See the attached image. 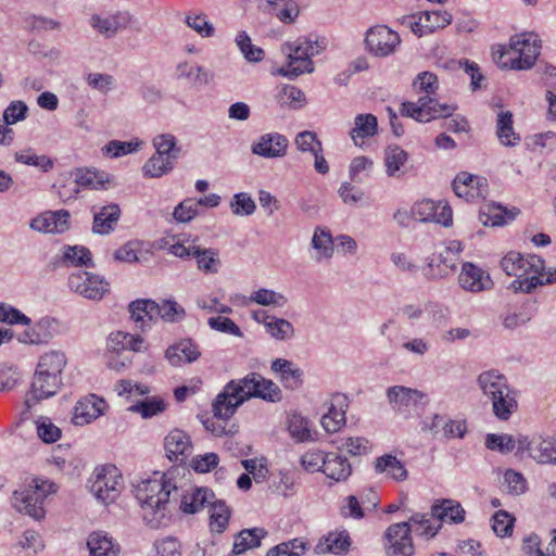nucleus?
Returning <instances> with one entry per match:
<instances>
[{"label":"nucleus","mask_w":556,"mask_h":556,"mask_svg":"<svg viewBox=\"0 0 556 556\" xmlns=\"http://www.w3.org/2000/svg\"><path fill=\"white\" fill-rule=\"evenodd\" d=\"M175 472H155L152 478L136 485L135 496L143 510L144 522L151 528L156 529L168 520L169 506L178 494Z\"/></svg>","instance_id":"f257e3e1"},{"label":"nucleus","mask_w":556,"mask_h":556,"mask_svg":"<svg viewBox=\"0 0 556 556\" xmlns=\"http://www.w3.org/2000/svg\"><path fill=\"white\" fill-rule=\"evenodd\" d=\"M414 87L426 92L417 102H404L401 114L414 118L417 122L427 123L435 118L451 117L456 110L455 105L441 104L431 96L438 89V77L430 72L420 73L414 81Z\"/></svg>","instance_id":"f03ea898"},{"label":"nucleus","mask_w":556,"mask_h":556,"mask_svg":"<svg viewBox=\"0 0 556 556\" xmlns=\"http://www.w3.org/2000/svg\"><path fill=\"white\" fill-rule=\"evenodd\" d=\"M477 383L484 397L491 403L494 416L507 421L518 409V391L503 374L490 369L478 376Z\"/></svg>","instance_id":"7ed1b4c3"},{"label":"nucleus","mask_w":556,"mask_h":556,"mask_svg":"<svg viewBox=\"0 0 556 556\" xmlns=\"http://www.w3.org/2000/svg\"><path fill=\"white\" fill-rule=\"evenodd\" d=\"M541 50V41L534 33H522L510 38L509 46H497L493 49V59L504 68H531Z\"/></svg>","instance_id":"20e7f679"},{"label":"nucleus","mask_w":556,"mask_h":556,"mask_svg":"<svg viewBox=\"0 0 556 556\" xmlns=\"http://www.w3.org/2000/svg\"><path fill=\"white\" fill-rule=\"evenodd\" d=\"M465 514L459 502L442 498L437 500L431 506V517L439 521L437 526L431 523V518L427 514L416 513L410 517V521L417 526V534L433 538L440 530L441 522L460 523L465 520Z\"/></svg>","instance_id":"39448f33"},{"label":"nucleus","mask_w":556,"mask_h":556,"mask_svg":"<svg viewBox=\"0 0 556 556\" xmlns=\"http://www.w3.org/2000/svg\"><path fill=\"white\" fill-rule=\"evenodd\" d=\"M256 372L242 379L229 381L213 402V410L217 416L231 417L245 401L258 394L255 389Z\"/></svg>","instance_id":"423d86ee"},{"label":"nucleus","mask_w":556,"mask_h":556,"mask_svg":"<svg viewBox=\"0 0 556 556\" xmlns=\"http://www.w3.org/2000/svg\"><path fill=\"white\" fill-rule=\"evenodd\" d=\"M55 491L54 483L35 478L28 486L14 491L12 505L17 511L40 520L46 515L43 504L47 496Z\"/></svg>","instance_id":"0eeeda50"},{"label":"nucleus","mask_w":556,"mask_h":556,"mask_svg":"<svg viewBox=\"0 0 556 556\" xmlns=\"http://www.w3.org/2000/svg\"><path fill=\"white\" fill-rule=\"evenodd\" d=\"M321 47L317 41L305 37L298 38L293 42L282 45V52L288 56L287 67H281L279 73L288 77H296L314 70L312 56L317 54Z\"/></svg>","instance_id":"6e6552de"},{"label":"nucleus","mask_w":556,"mask_h":556,"mask_svg":"<svg viewBox=\"0 0 556 556\" xmlns=\"http://www.w3.org/2000/svg\"><path fill=\"white\" fill-rule=\"evenodd\" d=\"M115 186V180L110 176H60L53 182V188L63 202L76 199L80 189L108 190Z\"/></svg>","instance_id":"1a4fd4ad"},{"label":"nucleus","mask_w":556,"mask_h":556,"mask_svg":"<svg viewBox=\"0 0 556 556\" xmlns=\"http://www.w3.org/2000/svg\"><path fill=\"white\" fill-rule=\"evenodd\" d=\"M119 470L114 465L97 467L88 480V488L104 504L114 502L122 485Z\"/></svg>","instance_id":"9d476101"},{"label":"nucleus","mask_w":556,"mask_h":556,"mask_svg":"<svg viewBox=\"0 0 556 556\" xmlns=\"http://www.w3.org/2000/svg\"><path fill=\"white\" fill-rule=\"evenodd\" d=\"M155 153L144 165V174H164L174 168L181 149L176 146V138L170 134L157 135L153 139Z\"/></svg>","instance_id":"9b49d317"},{"label":"nucleus","mask_w":556,"mask_h":556,"mask_svg":"<svg viewBox=\"0 0 556 556\" xmlns=\"http://www.w3.org/2000/svg\"><path fill=\"white\" fill-rule=\"evenodd\" d=\"M365 45L372 55L386 58L397 50L401 37L386 25H376L367 30Z\"/></svg>","instance_id":"f8f14e48"},{"label":"nucleus","mask_w":556,"mask_h":556,"mask_svg":"<svg viewBox=\"0 0 556 556\" xmlns=\"http://www.w3.org/2000/svg\"><path fill=\"white\" fill-rule=\"evenodd\" d=\"M68 287L88 300H101L109 291V282L103 277L86 270L72 273L68 277Z\"/></svg>","instance_id":"ddd939ff"},{"label":"nucleus","mask_w":556,"mask_h":556,"mask_svg":"<svg viewBox=\"0 0 556 556\" xmlns=\"http://www.w3.org/2000/svg\"><path fill=\"white\" fill-rule=\"evenodd\" d=\"M501 267L506 275L522 278L531 275H542L544 261L534 254L523 256L519 252L510 251L501 260Z\"/></svg>","instance_id":"4468645a"},{"label":"nucleus","mask_w":556,"mask_h":556,"mask_svg":"<svg viewBox=\"0 0 556 556\" xmlns=\"http://www.w3.org/2000/svg\"><path fill=\"white\" fill-rule=\"evenodd\" d=\"M527 452L536 463L556 464V437L518 438V453Z\"/></svg>","instance_id":"2eb2a0df"},{"label":"nucleus","mask_w":556,"mask_h":556,"mask_svg":"<svg viewBox=\"0 0 556 556\" xmlns=\"http://www.w3.org/2000/svg\"><path fill=\"white\" fill-rule=\"evenodd\" d=\"M416 220L420 223H435L445 228L453 225V211L450 204L443 200L433 201L424 199L414 204Z\"/></svg>","instance_id":"dca6fc26"},{"label":"nucleus","mask_w":556,"mask_h":556,"mask_svg":"<svg viewBox=\"0 0 556 556\" xmlns=\"http://www.w3.org/2000/svg\"><path fill=\"white\" fill-rule=\"evenodd\" d=\"M421 430L443 439H463L467 432V424L462 419L456 420L444 415L433 414L424 419Z\"/></svg>","instance_id":"f3484780"},{"label":"nucleus","mask_w":556,"mask_h":556,"mask_svg":"<svg viewBox=\"0 0 556 556\" xmlns=\"http://www.w3.org/2000/svg\"><path fill=\"white\" fill-rule=\"evenodd\" d=\"M71 227V214L66 210L46 211L30 219L29 228L46 235H62Z\"/></svg>","instance_id":"a211bd4d"},{"label":"nucleus","mask_w":556,"mask_h":556,"mask_svg":"<svg viewBox=\"0 0 556 556\" xmlns=\"http://www.w3.org/2000/svg\"><path fill=\"white\" fill-rule=\"evenodd\" d=\"M410 525L414 526V523L409 520L408 522H397L391 525L387 529L386 538L389 542V556H412L414 552V545L410 538ZM415 527L417 528L416 525Z\"/></svg>","instance_id":"6ab92c4d"},{"label":"nucleus","mask_w":556,"mask_h":556,"mask_svg":"<svg viewBox=\"0 0 556 556\" xmlns=\"http://www.w3.org/2000/svg\"><path fill=\"white\" fill-rule=\"evenodd\" d=\"M454 193L468 202L484 199L489 193L485 176H455L452 181Z\"/></svg>","instance_id":"aec40b11"},{"label":"nucleus","mask_w":556,"mask_h":556,"mask_svg":"<svg viewBox=\"0 0 556 556\" xmlns=\"http://www.w3.org/2000/svg\"><path fill=\"white\" fill-rule=\"evenodd\" d=\"M457 268L456 257L442 251V245H437L434 252L427 257L424 267V276L432 281L447 278Z\"/></svg>","instance_id":"412c9836"},{"label":"nucleus","mask_w":556,"mask_h":556,"mask_svg":"<svg viewBox=\"0 0 556 556\" xmlns=\"http://www.w3.org/2000/svg\"><path fill=\"white\" fill-rule=\"evenodd\" d=\"M458 282L465 291L472 293L491 290L493 288V280L489 273L471 262L463 264L458 276Z\"/></svg>","instance_id":"4be33fe9"},{"label":"nucleus","mask_w":556,"mask_h":556,"mask_svg":"<svg viewBox=\"0 0 556 556\" xmlns=\"http://www.w3.org/2000/svg\"><path fill=\"white\" fill-rule=\"evenodd\" d=\"M90 26L106 38L114 37L118 31L127 28L131 23V15L127 11H117L111 15L93 14Z\"/></svg>","instance_id":"5701e85b"},{"label":"nucleus","mask_w":556,"mask_h":556,"mask_svg":"<svg viewBox=\"0 0 556 556\" xmlns=\"http://www.w3.org/2000/svg\"><path fill=\"white\" fill-rule=\"evenodd\" d=\"M106 403L96 394H89L79 400L73 413V422L76 426L88 425L104 414Z\"/></svg>","instance_id":"b1692460"},{"label":"nucleus","mask_w":556,"mask_h":556,"mask_svg":"<svg viewBox=\"0 0 556 556\" xmlns=\"http://www.w3.org/2000/svg\"><path fill=\"white\" fill-rule=\"evenodd\" d=\"M66 365L65 354L61 351H50L45 353L38 362V381L41 375L48 377L50 382L49 387L54 388L56 384H62L61 374Z\"/></svg>","instance_id":"393cba45"},{"label":"nucleus","mask_w":556,"mask_h":556,"mask_svg":"<svg viewBox=\"0 0 556 556\" xmlns=\"http://www.w3.org/2000/svg\"><path fill=\"white\" fill-rule=\"evenodd\" d=\"M177 497H180L179 509L184 514L193 515L206 508L215 494L208 488H190L184 492L178 488Z\"/></svg>","instance_id":"a878e982"},{"label":"nucleus","mask_w":556,"mask_h":556,"mask_svg":"<svg viewBox=\"0 0 556 556\" xmlns=\"http://www.w3.org/2000/svg\"><path fill=\"white\" fill-rule=\"evenodd\" d=\"M200 356L201 352L199 345L188 338L173 343L165 351V358L174 367L193 363L198 361Z\"/></svg>","instance_id":"bb28decb"},{"label":"nucleus","mask_w":556,"mask_h":556,"mask_svg":"<svg viewBox=\"0 0 556 556\" xmlns=\"http://www.w3.org/2000/svg\"><path fill=\"white\" fill-rule=\"evenodd\" d=\"M349 403L348 397L344 394L337 393L332 395L328 412L321 417L323 428L329 432L334 433L345 425V414Z\"/></svg>","instance_id":"cd10ccee"},{"label":"nucleus","mask_w":556,"mask_h":556,"mask_svg":"<svg viewBox=\"0 0 556 556\" xmlns=\"http://www.w3.org/2000/svg\"><path fill=\"white\" fill-rule=\"evenodd\" d=\"M387 396L393 408L402 413L415 408L425 397V394L417 389L394 386L387 390Z\"/></svg>","instance_id":"c85d7f7f"},{"label":"nucleus","mask_w":556,"mask_h":556,"mask_svg":"<svg viewBox=\"0 0 556 556\" xmlns=\"http://www.w3.org/2000/svg\"><path fill=\"white\" fill-rule=\"evenodd\" d=\"M295 143L301 151L311 152L314 156V166L319 174H327L329 166L320 152L321 142L317 139L316 135L312 131L300 132L295 138Z\"/></svg>","instance_id":"c756f323"},{"label":"nucleus","mask_w":556,"mask_h":556,"mask_svg":"<svg viewBox=\"0 0 556 556\" xmlns=\"http://www.w3.org/2000/svg\"><path fill=\"white\" fill-rule=\"evenodd\" d=\"M288 140L285 136L274 132L261 136L257 142L252 146L255 154L265 157H278L286 153Z\"/></svg>","instance_id":"7c9ffc66"},{"label":"nucleus","mask_w":556,"mask_h":556,"mask_svg":"<svg viewBox=\"0 0 556 556\" xmlns=\"http://www.w3.org/2000/svg\"><path fill=\"white\" fill-rule=\"evenodd\" d=\"M106 350L118 353L121 351L143 352L147 350L146 342L141 336H134L124 331L112 332L106 339Z\"/></svg>","instance_id":"2f4dec72"},{"label":"nucleus","mask_w":556,"mask_h":556,"mask_svg":"<svg viewBox=\"0 0 556 556\" xmlns=\"http://www.w3.org/2000/svg\"><path fill=\"white\" fill-rule=\"evenodd\" d=\"M157 302L152 300L141 299L129 304L131 318L139 324L141 330L150 328L157 320Z\"/></svg>","instance_id":"473e14b6"},{"label":"nucleus","mask_w":556,"mask_h":556,"mask_svg":"<svg viewBox=\"0 0 556 556\" xmlns=\"http://www.w3.org/2000/svg\"><path fill=\"white\" fill-rule=\"evenodd\" d=\"M119 217L121 208L117 204L102 206L93 214L92 231L101 236L111 233L116 228Z\"/></svg>","instance_id":"72a5a7b5"},{"label":"nucleus","mask_w":556,"mask_h":556,"mask_svg":"<svg viewBox=\"0 0 556 556\" xmlns=\"http://www.w3.org/2000/svg\"><path fill=\"white\" fill-rule=\"evenodd\" d=\"M166 455L170 460L178 462L180 456L191 454V441L188 434L181 430L170 431L164 440Z\"/></svg>","instance_id":"f704fd0d"},{"label":"nucleus","mask_w":556,"mask_h":556,"mask_svg":"<svg viewBox=\"0 0 556 556\" xmlns=\"http://www.w3.org/2000/svg\"><path fill=\"white\" fill-rule=\"evenodd\" d=\"M517 212L508 211L500 204H484L479 212V220L484 226L498 227L514 220Z\"/></svg>","instance_id":"c9c22d12"},{"label":"nucleus","mask_w":556,"mask_h":556,"mask_svg":"<svg viewBox=\"0 0 556 556\" xmlns=\"http://www.w3.org/2000/svg\"><path fill=\"white\" fill-rule=\"evenodd\" d=\"M378 131V121L372 114H358L354 119L351 137L354 143L362 147L366 139L374 137Z\"/></svg>","instance_id":"e433bc0d"},{"label":"nucleus","mask_w":556,"mask_h":556,"mask_svg":"<svg viewBox=\"0 0 556 556\" xmlns=\"http://www.w3.org/2000/svg\"><path fill=\"white\" fill-rule=\"evenodd\" d=\"M496 136L505 147H515L521 141V137L514 129V116L509 111H501L496 118Z\"/></svg>","instance_id":"4c0bfd02"},{"label":"nucleus","mask_w":556,"mask_h":556,"mask_svg":"<svg viewBox=\"0 0 556 556\" xmlns=\"http://www.w3.org/2000/svg\"><path fill=\"white\" fill-rule=\"evenodd\" d=\"M324 473L336 482H342L351 476L352 467L345 457L331 452L327 453Z\"/></svg>","instance_id":"58836bf2"},{"label":"nucleus","mask_w":556,"mask_h":556,"mask_svg":"<svg viewBox=\"0 0 556 556\" xmlns=\"http://www.w3.org/2000/svg\"><path fill=\"white\" fill-rule=\"evenodd\" d=\"M60 265L64 267H93L90 251L83 245H66L62 250Z\"/></svg>","instance_id":"ea45409f"},{"label":"nucleus","mask_w":556,"mask_h":556,"mask_svg":"<svg viewBox=\"0 0 556 556\" xmlns=\"http://www.w3.org/2000/svg\"><path fill=\"white\" fill-rule=\"evenodd\" d=\"M450 22V18L440 12H425L420 15L418 22L412 24V30L418 37H422L437 29L444 28Z\"/></svg>","instance_id":"a19ab883"},{"label":"nucleus","mask_w":556,"mask_h":556,"mask_svg":"<svg viewBox=\"0 0 556 556\" xmlns=\"http://www.w3.org/2000/svg\"><path fill=\"white\" fill-rule=\"evenodd\" d=\"M49 384L50 382L48 377L45 375H41L40 380L38 381V371L36 370L30 390L25 396V405L28 409L41 400L53 396L61 387V384H56L54 388H50Z\"/></svg>","instance_id":"79ce46f5"},{"label":"nucleus","mask_w":556,"mask_h":556,"mask_svg":"<svg viewBox=\"0 0 556 556\" xmlns=\"http://www.w3.org/2000/svg\"><path fill=\"white\" fill-rule=\"evenodd\" d=\"M375 471L377 473H384L395 481H404L408 476L404 464L391 454H384L376 458Z\"/></svg>","instance_id":"37998d69"},{"label":"nucleus","mask_w":556,"mask_h":556,"mask_svg":"<svg viewBox=\"0 0 556 556\" xmlns=\"http://www.w3.org/2000/svg\"><path fill=\"white\" fill-rule=\"evenodd\" d=\"M312 248L315 251L316 262L330 260L333 254V240L330 231L326 227H316L312 238Z\"/></svg>","instance_id":"c03bdc74"},{"label":"nucleus","mask_w":556,"mask_h":556,"mask_svg":"<svg viewBox=\"0 0 556 556\" xmlns=\"http://www.w3.org/2000/svg\"><path fill=\"white\" fill-rule=\"evenodd\" d=\"M210 513V528L213 532L223 533L229 523L230 508L223 500H217L216 496L208 503L207 507Z\"/></svg>","instance_id":"a18cd8bd"},{"label":"nucleus","mask_w":556,"mask_h":556,"mask_svg":"<svg viewBox=\"0 0 556 556\" xmlns=\"http://www.w3.org/2000/svg\"><path fill=\"white\" fill-rule=\"evenodd\" d=\"M271 370L280 375L281 380L287 388H298L302 380V370L291 361L285 358H276L271 363Z\"/></svg>","instance_id":"49530a36"},{"label":"nucleus","mask_w":556,"mask_h":556,"mask_svg":"<svg viewBox=\"0 0 556 556\" xmlns=\"http://www.w3.org/2000/svg\"><path fill=\"white\" fill-rule=\"evenodd\" d=\"M351 540L346 531L331 532L320 541L316 548L319 553H332L337 555L344 554L349 551Z\"/></svg>","instance_id":"de8ad7c7"},{"label":"nucleus","mask_w":556,"mask_h":556,"mask_svg":"<svg viewBox=\"0 0 556 556\" xmlns=\"http://www.w3.org/2000/svg\"><path fill=\"white\" fill-rule=\"evenodd\" d=\"M192 257L197 262V268L204 274H216L219 269L220 260L215 249L197 245Z\"/></svg>","instance_id":"09e8293b"},{"label":"nucleus","mask_w":556,"mask_h":556,"mask_svg":"<svg viewBox=\"0 0 556 556\" xmlns=\"http://www.w3.org/2000/svg\"><path fill=\"white\" fill-rule=\"evenodd\" d=\"M90 556H117L118 548L112 539L101 531L92 532L87 541Z\"/></svg>","instance_id":"8fccbe9b"},{"label":"nucleus","mask_w":556,"mask_h":556,"mask_svg":"<svg viewBox=\"0 0 556 556\" xmlns=\"http://www.w3.org/2000/svg\"><path fill=\"white\" fill-rule=\"evenodd\" d=\"M266 535L262 528L244 529L235 539L232 554L240 555L247 549L260 546L261 540Z\"/></svg>","instance_id":"3c124183"},{"label":"nucleus","mask_w":556,"mask_h":556,"mask_svg":"<svg viewBox=\"0 0 556 556\" xmlns=\"http://www.w3.org/2000/svg\"><path fill=\"white\" fill-rule=\"evenodd\" d=\"M267 10L282 23H292L299 15V7L293 0L267 1Z\"/></svg>","instance_id":"603ef678"},{"label":"nucleus","mask_w":556,"mask_h":556,"mask_svg":"<svg viewBox=\"0 0 556 556\" xmlns=\"http://www.w3.org/2000/svg\"><path fill=\"white\" fill-rule=\"evenodd\" d=\"M264 327L266 332L278 341L289 340L295 334L293 325L285 318L271 316Z\"/></svg>","instance_id":"864d4df0"},{"label":"nucleus","mask_w":556,"mask_h":556,"mask_svg":"<svg viewBox=\"0 0 556 556\" xmlns=\"http://www.w3.org/2000/svg\"><path fill=\"white\" fill-rule=\"evenodd\" d=\"M15 161L25 165H33L47 173L53 168V161L47 155H38L34 149L27 148L15 153Z\"/></svg>","instance_id":"5fc2aeb1"},{"label":"nucleus","mask_w":556,"mask_h":556,"mask_svg":"<svg viewBox=\"0 0 556 556\" xmlns=\"http://www.w3.org/2000/svg\"><path fill=\"white\" fill-rule=\"evenodd\" d=\"M249 301L262 306L283 307L288 303V298L275 290L261 288L252 292Z\"/></svg>","instance_id":"6e6d98bb"},{"label":"nucleus","mask_w":556,"mask_h":556,"mask_svg":"<svg viewBox=\"0 0 556 556\" xmlns=\"http://www.w3.org/2000/svg\"><path fill=\"white\" fill-rule=\"evenodd\" d=\"M255 387L258 394H254V397L262 399L263 401L277 403L282 400V392L280 388L269 379L264 378L262 375L256 372Z\"/></svg>","instance_id":"4d7b16f0"},{"label":"nucleus","mask_w":556,"mask_h":556,"mask_svg":"<svg viewBox=\"0 0 556 556\" xmlns=\"http://www.w3.org/2000/svg\"><path fill=\"white\" fill-rule=\"evenodd\" d=\"M307 551V543L301 539L282 542L268 549L266 556H303Z\"/></svg>","instance_id":"13d9d810"},{"label":"nucleus","mask_w":556,"mask_h":556,"mask_svg":"<svg viewBox=\"0 0 556 556\" xmlns=\"http://www.w3.org/2000/svg\"><path fill=\"white\" fill-rule=\"evenodd\" d=\"M288 431L296 442H305L312 439L309 421L300 414H292L289 417Z\"/></svg>","instance_id":"bf43d9fd"},{"label":"nucleus","mask_w":556,"mask_h":556,"mask_svg":"<svg viewBox=\"0 0 556 556\" xmlns=\"http://www.w3.org/2000/svg\"><path fill=\"white\" fill-rule=\"evenodd\" d=\"M277 101L281 106L300 109L305 104L306 99L301 89L295 86L286 85L279 90Z\"/></svg>","instance_id":"052dcab7"},{"label":"nucleus","mask_w":556,"mask_h":556,"mask_svg":"<svg viewBox=\"0 0 556 556\" xmlns=\"http://www.w3.org/2000/svg\"><path fill=\"white\" fill-rule=\"evenodd\" d=\"M165 408L166 404L163 400L150 397L129 406L128 410L140 414L142 418L148 419L163 413Z\"/></svg>","instance_id":"680f3d73"},{"label":"nucleus","mask_w":556,"mask_h":556,"mask_svg":"<svg viewBox=\"0 0 556 556\" xmlns=\"http://www.w3.org/2000/svg\"><path fill=\"white\" fill-rule=\"evenodd\" d=\"M157 319L166 323H179L186 317L185 308L174 300H162L157 303Z\"/></svg>","instance_id":"e2e57ef3"},{"label":"nucleus","mask_w":556,"mask_h":556,"mask_svg":"<svg viewBox=\"0 0 556 556\" xmlns=\"http://www.w3.org/2000/svg\"><path fill=\"white\" fill-rule=\"evenodd\" d=\"M177 76L188 79L193 85H203L208 81V73L195 63H180L177 66Z\"/></svg>","instance_id":"0e129e2a"},{"label":"nucleus","mask_w":556,"mask_h":556,"mask_svg":"<svg viewBox=\"0 0 556 556\" xmlns=\"http://www.w3.org/2000/svg\"><path fill=\"white\" fill-rule=\"evenodd\" d=\"M229 207L236 216H250L256 211L255 201L248 192H239L233 194L230 200Z\"/></svg>","instance_id":"69168bd1"},{"label":"nucleus","mask_w":556,"mask_h":556,"mask_svg":"<svg viewBox=\"0 0 556 556\" xmlns=\"http://www.w3.org/2000/svg\"><path fill=\"white\" fill-rule=\"evenodd\" d=\"M485 446L489 450L507 454L514 451L515 447L518 448V439L515 440L510 434L490 433L485 438Z\"/></svg>","instance_id":"338daca9"},{"label":"nucleus","mask_w":556,"mask_h":556,"mask_svg":"<svg viewBox=\"0 0 556 556\" xmlns=\"http://www.w3.org/2000/svg\"><path fill=\"white\" fill-rule=\"evenodd\" d=\"M36 430L38 437L45 443H54L56 442L62 434L61 429L55 426L50 418L40 416L36 421Z\"/></svg>","instance_id":"774afa93"}]
</instances>
